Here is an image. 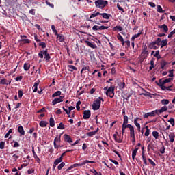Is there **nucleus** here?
<instances>
[{
  "instance_id": "f257e3e1",
  "label": "nucleus",
  "mask_w": 175,
  "mask_h": 175,
  "mask_svg": "<svg viewBox=\"0 0 175 175\" xmlns=\"http://www.w3.org/2000/svg\"><path fill=\"white\" fill-rule=\"evenodd\" d=\"M133 126L132 124H128V116H123V124L122 126V135L124 136V133H125V129L126 128H131Z\"/></svg>"
},
{
  "instance_id": "f03ea898",
  "label": "nucleus",
  "mask_w": 175,
  "mask_h": 175,
  "mask_svg": "<svg viewBox=\"0 0 175 175\" xmlns=\"http://www.w3.org/2000/svg\"><path fill=\"white\" fill-rule=\"evenodd\" d=\"M96 8L103 9L104 8H106L107 5H109V1L106 0H96L94 2Z\"/></svg>"
},
{
  "instance_id": "7ed1b4c3",
  "label": "nucleus",
  "mask_w": 175,
  "mask_h": 175,
  "mask_svg": "<svg viewBox=\"0 0 175 175\" xmlns=\"http://www.w3.org/2000/svg\"><path fill=\"white\" fill-rule=\"evenodd\" d=\"M114 86L109 87L106 92L107 96H109V98H114Z\"/></svg>"
},
{
  "instance_id": "20e7f679",
  "label": "nucleus",
  "mask_w": 175,
  "mask_h": 175,
  "mask_svg": "<svg viewBox=\"0 0 175 175\" xmlns=\"http://www.w3.org/2000/svg\"><path fill=\"white\" fill-rule=\"evenodd\" d=\"M92 110H94V111L99 110V109H100V100L97 99L94 100V102L92 105Z\"/></svg>"
},
{
  "instance_id": "39448f33",
  "label": "nucleus",
  "mask_w": 175,
  "mask_h": 175,
  "mask_svg": "<svg viewBox=\"0 0 175 175\" xmlns=\"http://www.w3.org/2000/svg\"><path fill=\"white\" fill-rule=\"evenodd\" d=\"M61 136H62V133L59 134V135H57L53 141V146L54 147L57 148V143H61Z\"/></svg>"
},
{
  "instance_id": "423d86ee",
  "label": "nucleus",
  "mask_w": 175,
  "mask_h": 175,
  "mask_svg": "<svg viewBox=\"0 0 175 175\" xmlns=\"http://www.w3.org/2000/svg\"><path fill=\"white\" fill-rule=\"evenodd\" d=\"M158 114L157 110L152 111V112L146 113L144 114V118H148V117H155V115Z\"/></svg>"
},
{
  "instance_id": "0eeeda50",
  "label": "nucleus",
  "mask_w": 175,
  "mask_h": 175,
  "mask_svg": "<svg viewBox=\"0 0 175 175\" xmlns=\"http://www.w3.org/2000/svg\"><path fill=\"white\" fill-rule=\"evenodd\" d=\"M64 142L72 144V143H73V139H72V137H70V135L68 134H64Z\"/></svg>"
},
{
  "instance_id": "6e6552de",
  "label": "nucleus",
  "mask_w": 175,
  "mask_h": 175,
  "mask_svg": "<svg viewBox=\"0 0 175 175\" xmlns=\"http://www.w3.org/2000/svg\"><path fill=\"white\" fill-rule=\"evenodd\" d=\"M90 117H91V111L85 110L83 111V120H88Z\"/></svg>"
},
{
  "instance_id": "1a4fd4ad",
  "label": "nucleus",
  "mask_w": 175,
  "mask_h": 175,
  "mask_svg": "<svg viewBox=\"0 0 175 175\" xmlns=\"http://www.w3.org/2000/svg\"><path fill=\"white\" fill-rule=\"evenodd\" d=\"M97 16H100V12H94V14H92L89 18H87V21L94 22V20L92 18H94Z\"/></svg>"
},
{
  "instance_id": "9d476101",
  "label": "nucleus",
  "mask_w": 175,
  "mask_h": 175,
  "mask_svg": "<svg viewBox=\"0 0 175 175\" xmlns=\"http://www.w3.org/2000/svg\"><path fill=\"white\" fill-rule=\"evenodd\" d=\"M158 28H159L160 29H163V32L164 33H167L168 31H169V27H167V25L163 24L162 25H159Z\"/></svg>"
},
{
  "instance_id": "9b49d317",
  "label": "nucleus",
  "mask_w": 175,
  "mask_h": 175,
  "mask_svg": "<svg viewBox=\"0 0 175 175\" xmlns=\"http://www.w3.org/2000/svg\"><path fill=\"white\" fill-rule=\"evenodd\" d=\"M167 111V107L166 105L163 106L160 109H156L157 114H161L165 111Z\"/></svg>"
},
{
  "instance_id": "f8f14e48",
  "label": "nucleus",
  "mask_w": 175,
  "mask_h": 175,
  "mask_svg": "<svg viewBox=\"0 0 175 175\" xmlns=\"http://www.w3.org/2000/svg\"><path fill=\"white\" fill-rule=\"evenodd\" d=\"M85 43L89 46L91 47V49H96L98 47L96 44H95V42H91L90 41H85Z\"/></svg>"
},
{
  "instance_id": "ddd939ff",
  "label": "nucleus",
  "mask_w": 175,
  "mask_h": 175,
  "mask_svg": "<svg viewBox=\"0 0 175 175\" xmlns=\"http://www.w3.org/2000/svg\"><path fill=\"white\" fill-rule=\"evenodd\" d=\"M57 40L60 42V43H64L65 42V37L62 34H59L56 35Z\"/></svg>"
},
{
  "instance_id": "4468645a",
  "label": "nucleus",
  "mask_w": 175,
  "mask_h": 175,
  "mask_svg": "<svg viewBox=\"0 0 175 175\" xmlns=\"http://www.w3.org/2000/svg\"><path fill=\"white\" fill-rule=\"evenodd\" d=\"M44 58L46 60V62H49L50 61L51 57H50V54H49L47 49H46L44 51Z\"/></svg>"
},
{
  "instance_id": "2eb2a0df",
  "label": "nucleus",
  "mask_w": 175,
  "mask_h": 175,
  "mask_svg": "<svg viewBox=\"0 0 175 175\" xmlns=\"http://www.w3.org/2000/svg\"><path fill=\"white\" fill-rule=\"evenodd\" d=\"M18 132L20 133V136H24V135H25V131H24L23 126H19L18 127Z\"/></svg>"
},
{
  "instance_id": "dca6fc26",
  "label": "nucleus",
  "mask_w": 175,
  "mask_h": 175,
  "mask_svg": "<svg viewBox=\"0 0 175 175\" xmlns=\"http://www.w3.org/2000/svg\"><path fill=\"white\" fill-rule=\"evenodd\" d=\"M129 131H130V137L132 139H135V127L131 126L129 128Z\"/></svg>"
},
{
  "instance_id": "f3484780",
  "label": "nucleus",
  "mask_w": 175,
  "mask_h": 175,
  "mask_svg": "<svg viewBox=\"0 0 175 175\" xmlns=\"http://www.w3.org/2000/svg\"><path fill=\"white\" fill-rule=\"evenodd\" d=\"M32 152L36 162L38 163H40V159L39 158V157H38V154H36V152H35V149L33 148H32Z\"/></svg>"
},
{
  "instance_id": "a211bd4d",
  "label": "nucleus",
  "mask_w": 175,
  "mask_h": 175,
  "mask_svg": "<svg viewBox=\"0 0 175 175\" xmlns=\"http://www.w3.org/2000/svg\"><path fill=\"white\" fill-rule=\"evenodd\" d=\"M137 120H142L139 118L134 119V124L137 128L138 132H140V124L137 122Z\"/></svg>"
},
{
  "instance_id": "6ab92c4d",
  "label": "nucleus",
  "mask_w": 175,
  "mask_h": 175,
  "mask_svg": "<svg viewBox=\"0 0 175 175\" xmlns=\"http://www.w3.org/2000/svg\"><path fill=\"white\" fill-rule=\"evenodd\" d=\"M100 16H102L103 18H105V20H109L111 15L107 13H100Z\"/></svg>"
},
{
  "instance_id": "aec40b11",
  "label": "nucleus",
  "mask_w": 175,
  "mask_h": 175,
  "mask_svg": "<svg viewBox=\"0 0 175 175\" xmlns=\"http://www.w3.org/2000/svg\"><path fill=\"white\" fill-rule=\"evenodd\" d=\"M168 136H169L170 143H174V137H175L174 133H170Z\"/></svg>"
},
{
  "instance_id": "412c9836",
  "label": "nucleus",
  "mask_w": 175,
  "mask_h": 175,
  "mask_svg": "<svg viewBox=\"0 0 175 175\" xmlns=\"http://www.w3.org/2000/svg\"><path fill=\"white\" fill-rule=\"evenodd\" d=\"M160 65H161V68L162 70H165V66L166 65H167V62H166L165 60H161L160 62Z\"/></svg>"
},
{
  "instance_id": "4be33fe9",
  "label": "nucleus",
  "mask_w": 175,
  "mask_h": 175,
  "mask_svg": "<svg viewBox=\"0 0 175 175\" xmlns=\"http://www.w3.org/2000/svg\"><path fill=\"white\" fill-rule=\"evenodd\" d=\"M157 44L154 42H152L148 47L150 49V50H157V49H158V47L156 46Z\"/></svg>"
},
{
  "instance_id": "5701e85b",
  "label": "nucleus",
  "mask_w": 175,
  "mask_h": 175,
  "mask_svg": "<svg viewBox=\"0 0 175 175\" xmlns=\"http://www.w3.org/2000/svg\"><path fill=\"white\" fill-rule=\"evenodd\" d=\"M38 85H39V81H37L34 83L33 86V92H38Z\"/></svg>"
},
{
  "instance_id": "b1692460",
  "label": "nucleus",
  "mask_w": 175,
  "mask_h": 175,
  "mask_svg": "<svg viewBox=\"0 0 175 175\" xmlns=\"http://www.w3.org/2000/svg\"><path fill=\"white\" fill-rule=\"evenodd\" d=\"M49 122H47V121L42 120L40 122V126H41V128H46Z\"/></svg>"
},
{
  "instance_id": "393cba45",
  "label": "nucleus",
  "mask_w": 175,
  "mask_h": 175,
  "mask_svg": "<svg viewBox=\"0 0 175 175\" xmlns=\"http://www.w3.org/2000/svg\"><path fill=\"white\" fill-rule=\"evenodd\" d=\"M166 46H167V39L161 40V48L162 49L163 47H166Z\"/></svg>"
},
{
  "instance_id": "a878e982",
  "label": "nucleus",
  "mask_w": 175,
  "mask_h": 175,
  "mask_svg": "<svg viewBox=\"0 0 175 175\" xmlns=\"http://www.w3.org/2000/svg\"><path fill=\"white\" fill-rule=\"evenodd\" d=\"M49 125L51 128L55 126V122L54 121V118L53 117L50 118L49 119Z\"/></svg>"
},
{
  "instance_id": "bb28decb",
  "label": "nucleus",
  "mask_w": 175,
  "mask_h": 175,
  "mask_svg": "<svg viewBox=\"0 0 175 175\" xmlns=\"http://www.w3.org/2000/svg\"><path fill=\"white\" fill-rule=\"evenodd\" d=\"M68 68H69L68 70L69 72H73V70H77V67L73 66V65H68Z\"/></svg>"
},
{
  "instance_id": "cd10ccee",
  "label": "nucleus",
  "mask_w": 175,
  "mask_h": 175,
  "mask_svg": "<svg viewBox=\"0 0 175 175\" xmlns=\"http://www.w3.org/2000/svg\"><path fill=\"white\" fill-rule=\"evenodd\" d=\"M61 100L59 99V98H55L53 101H52V105L53 106H55V105H57V103H61Z\"/></svg>"
},
{
  "instance_id": "c85d7f7f",
  "label": "nucleus",
  "mask_w": 175,
  "mask_h": 175,
  "mask_svg": "<svg viewBox=\"0 0 175 175\" xmlns=\"http://www.w3.org/2000/svg\"><path fill=\"white\" fill-rule=\"evenodd\" d=\"M63 160H64V158H62V157L57 158L55 159V161H54L53 163H55V165H58V164L61 163V162H62Z\"/></svg>"
},
{
  "instance_id": "c756f323",
  "label": "nucleus",
  "mask_w": 175,
  "mask_h": 175,
  "mask_svg": "<svg viewBox=\"0 0 175 175\" xmlns=\"http://www.w3.org/2000/svg\"><path fill=\"white\" fill-rule=\"evenodd\" d=\"M61 94H62V92L59 90L56 91L53 94H52V98H55L57 96H61Z\"/></svg>"
},
{
  "instance_id": "7c9ffc66",
  "label": "nucleus",
  "mask_w": 175,
  "mask_h": 175,
  "mask_svg": "<svg viewBox=\"0 0 175 175\" xmlns=\"http://www.w3.org/2000/svg\"><path fill=\"white\" fill-rule=\"evenodd\" d=\"M142 54H144V55H148V51L147 50V46H144Z\"/></svg>"
},
{
  "instance_id": "2f4dec72",
  "label": "nucleus",
  "mask_w": 175,
  "mask_h": 175,
  "mask_svg": "<svg viewBox=\"0 0 175 175\" xmlns=\"http://www.w3.org/2000/svg\"><path fill=\"white\" fill-rule=\"evenodd\" d=\"M31 66L29 64H28L27 63H25L23 65V68L24 70H25L26 72H28V70L30 69Z\"/></svg>"
},
{
  "instance_id": "473e14b6",
  "label": "nucleus",
  "mask_w": 175,
  "mask_h": 175,
  "mask_svg": "<svg viewBox=\"0 0 175 175\" xmlns=\"http://www.w3.org/2000/svg\"><path fill=\"white\" fill-rule=\"evenodd\" d=\"M0 84L1 85H8V80L6 79H3L0 80Z\"/></svg>"
},
{
  "instance_id": "72a5a7b5",
  "label": "nucleus",
  "mask_w": 175,
  "mask_h": 175,
  "mask_svg": "<svg viewBox=\"0 0 175 175\" xmlns=\"http://www.w3.org/2000/svg\"><path fill=\"white\" fill-rule=\"evenodd\" d=\"M96 134V131H90L86 133L87 136H88L89 137H92V136H95Z\"/></svg>"
},
{
  "instance_id": "f704fd0d",
  "label": "nucleus",
  "mask_w": 175,
  "mask_h": 175,
  "mask_svg": "<svg viewBox=\"0 0 175 175\" xmlns=\"http://www.w3.org/2000/svg\"><path fill=\"white\" fill-rule=\"evenodd\" d=\"M156 84L159 85V87H162L163 85H165V83H163V80L159 79V82L156 81Z\"/></svg>"
},
{
  "instance_id": "c9c22d12",
  "label": "nucleus",
  "mask_w": 175,
  "mask_h": 175,
  "mask_svg": "<svg viewBox=\"0 0 175 175\" xmlns=\"http://www.w3.org/2000/svg\"><path fill=\"white\" fill-rule=\"evenodd\" d=\"M137 149H134L133 152H132V159L133 161H135V158H136V154H137Z\"/></svg>"
},
{
  "instance_id": "e433bc0d",
  "label": "nucleus",
  "mask_w": 175,
  "mask_h": 175,
  "mask_svg": "<svg viewBox=\"0 0 175 175\" xmlns=\"http://www.w3.org/2000/svg\"><path fill=\"white\" fill-rule=\"evenodd\" d=\"M152 135L155 139H158V137H159V133H158L157 131H153L152 133Z\"/></svg>"
},
{
  "instance_id": "4c0bfd02",
  "label": "nucleus",
  "mask_w": 175,
  "mask_h": 175,
  "mask_svg": "<svg viewBox=\"0 0 175 175\" xmlns=\"http://www.w3.org/2000/svg\"><path fill=\"white\" fill-rule=\"evenodd\" d=\"M154 42V44L157 46H159L161 44V42H162V39L161 38H158L156 41H153Z\"/></svg>"
},
{
  "instance_id": "58836bf2",
  "label": "nucleus",
  "mask_w": 175,
  "mask_h": 175,
  "mask_svg": "<svg viewBox=\"0 0 175 175\" xmlns=\"http://www.w3.org/2000/svg\"><path fill=\"white\" fill-rule=\"evenodd\" d=\"M157 59H161V55H159V50L156 51L155 54L154 55Z\"/></svg>"
},
{
  "instance_id": "ea45409f",
  "label": "nucleus",
  "mask_w": 175,
  "mask_h": 175,
  "mask_svg": "<svg viewBox=\"0 0 175 175\" xmlns=\"http://www.w3.org/2000/svg\"><path fill=\"white\" fill-rule=\"evenodd\" d=\"M157 12H159V13H165V10H163L162 7L159 5H157Z\"/></svg>"
},
{
  "instance_id": "a19ab883",
  "label": "nucleus",
  "mask_w": 175,
  "mask_h": 175,
  "mask_svg": "<svg viewBox=\"0 0 175 175\" xmlns=\"http://www.w3.org/2000/svg\"><path fill=\"white\" fill-rule=\"evenodd\" d=\"M21 42H22V43H23V44H29V43H31V41H29V39H24V38H22L21 40Z\"/></svg>"
},
{
  "instance_id": "79ce46f5",
  "label": "nucleus",
  "mask_w": 175,
  "mask_h": 175,
  "mask_svg": "<svg viewBox=\"0 0 175 175\" xmlns=\"http://www.w3.org/2000/svg\"><path fill=\"white\" fill-rule=\"evenodd\" d=\"M100 26L94 25L92 27V30L96 32V31H100Z\"/></svg>"
},
{
  "instance_id": "37998d69",
  "label": "nucleus",
  "mask_w": 175,
  "mask_h": 175,
  "mask_svg": "<svg viewBox=\"0 0 175 175\" xmlns=\"http://www.w3.org/2000/svg\"><path fill=\"white\" fill-rule=\"evenodd\" d=\"M117 29L118 30V31H122L124 29L122 28V27H121V26H116V27H114L113 28V31H117Z\"/></svg>"
},
{
  "instance_id": "c03bdc74",
  "label": "nucleus",
  "mask_w": 175,
  "mask_h": 175,
  "mask_svg": "<svg viewBox=\"0 0 175 175\" xmlns=\"http://www.w3.org/2000/svg\"><path fill=\"white\" fill-rule=\"evenodd\" d=\"M14 143V145H12V146L14 148H17V147H20V144L18 142H17V141H14L13 140L12 144Z\"/></svg>"
},
{
  "instance_id": "a18cd8bd",
  "label": "nucleus",
  "mask_w": 175,
  "mask_h": 175,
  "mask_svg": "<svg viewBox=\"0 0 175 175\" xmlns=\"http://www.w3.org/2000/svg\"><path fill=\"white\" fill-rule=\"evenodd\" d=\"M57 129H65V125L64 124L63 122H61L59 124L58 126H57Z\"/></svg>"
},
{
  "instance_id": "49530a36",
  "label": "nucleus",
  "mask_w": 175,
  "mask_h": 175,
  "mask_svg": "<svg viewBox=\"0 0 175 175\" xmlns=\"http://www.w3.org/2000/svg\"><path fill=\"white\" fill-rule=\"evenodd\" d=\"M87 163H95V161H90V160H85L83 163L82 165L84 166V165Z\"/></svg>"
},
{
  "instance_id": "de8ad7c7",
  "label": "nucleus",
  "mask_w": 175,
  "mask_h": 175,
  "mask_svg": "<svg viewBox=\"0 0 175 175\" xmlns=\"http://www.w3.org/2000/svg\"><path fill=\"white\" fill-rule=\"evenodd\" d=\"M51 29L55 35H58V31H57V29H55V26L54 25L51 26Z\"/></svg>"
},
{
  "instance_id": "09e8293b",
  "label": "nucleus",
  "mask_w": 175,
  "mask_h": 175,
  "mask_svg": "<svg viewBox=\"0 0 175 175\" xmlns=\"http://www.w3.org/2000/svg\"><path fill=\"white\" fill-rule=\"evenodd\" d=\"M85 70H90V66H83L81 71V75Z\"/></svg>"
},
{
  "instance_id": "8fccbe9b",
  "label": "nucleus",
  "mask_w": 175,
  "mask_h": 175,
  "mask_svg": "<svg viewBox=\"0 0 175 175\" xmlns=\"http://www.w3.org/2000/svg\"><path fill=\"white\" fill-rule=\"evenodd\" d=\"M80 105H81V101L79 100L76 104V109L78 111L80 110Z\"/></svg>"
},
{
  "instance_id": "3c124183",
  "label": "nucleus",
  "mask_w": 175,
  "mask_h": 175,
  "mask_svg": "<svg viewBox=\"0 0 175 175\" xmlns=\"http://www.w3.org/2000/svg\"><path fill=\"white\" fill-rule=\"evenodd\" d=\"M172 80H173V78H167L166 79L163 80L164 84H166L167 83H170V81H172Z\"/></svg>"
},
{
  "instance_id": "603ef678",
  "label": "nucleus",
  "mask_w": 175,
  "mask_h": 175,
  "mask_svg": "<svg viewBox=\"0 0 175 175\" xmlns=\"http://www.w3.org/2000/svg\"><path fill=\"white\" fill-rule=\"evenodd\" d=\"M117 8H118V10H120V12H122V13H125V10H124V8H122V7L120 6V3L117 4Z\"/></svg>"
},
{
  "instance_id": "864d4df0",
  "label": "nucleus",
  "mask_w": 175,
  "mask_h": 175,
  "mask_svg": "<svg viewBox=\"0 0 175 175\" xmlns=\"http://www.w3.org/2000/svg\"><path fill=\"white\" fill-rule=\"evenodd\" d=\"M146 131L145 132L144 135L148 136L150 135V129H148V126H146Z\"/></svg>"
},
{
  "instance_id": "5fc2aeb1",
  "label": "nucleus",
  "mask_w": 175,
  "mask_h": 175,
  "mask_svg": "<svg viewBox=\"0 0 175 175\" xmlns=\"http://www.w3.org/2000/svg\"><path fill=\"white\" fill-rule=\"evenodd\" d=\"M64 166H65V163L62 162L57 167L58 170H61Z\"/></svg>"
},
{
  "instance_id": "6e6d98bb",
  "label": "nucleus",
  "mask_w": 175,
  "mask_h": 175,
  "mask_svg": "<svg viewBox=\"0 0 175 175\" xmlns=\"http://www.w3.org/2000/svg\"><path fill=\"white\" fill-rule=\"evenodd\" d=\"M119 88L120 90H124V88H125V82L120 83L119 84Z\"/></svg>"
},
{
  "instance_id": "4d7b16f0",
  "label": "nucleus",
  "mask_w": 175,
  "mask_h": 175,
  "mask_svg": "<svg viewBox=\"0 0 175 175\" xmlns=\"http://www.w3.org/2000/svg\"><path fill=\"white\" fill-rule=\"evenodd\" d=\"M5 148V142L1 141L0 142V150H3Z\"/></svg>"
},
{
  "instance_id": "13d9d810",
  "label": "nucleus",
  "mask_w": 175,
  "mask_h": 175,
  "mask_svg": "<svg viewBox=\"0 0 175 175\" xmlns=\"http://www.w3.org/2000/svg\"><path fill=\"white\" fill-rule=\"evenodd\" d=\"M168 122H170L172 126H174V118H171L168 120Z\"/></svg>"
},
{
  "instance_id": "bf43d9fd",
  "label": "nucleus",
  "mask_w": 175,
  "mask_h": 175,
  "mask_svg": "<svg viewBox=\"0 0 175 175\" xmlns=\"http://www.w3.org/2000/svg\"><path fill=\"white\" fill-rule=\"evenodd\" d=\"M23 90H18V98L20 99H21V98H23Z\"/></svg>"
},
{
  "instance_id": "052dcab7",
  "label": "nucleus",
  "mask_w": 175,
  "mask_h": 175,
  "mask_svg": "<svg viewBox=\"0 0 175 175\" xmlns=\"http://www.w3.org/2000/svg\"><path fill=\"white\" fill-rule=\"evenodd\" d=\"M148 161L150 163V165H152V166H157V164L155 163V162H154V161H152V159H148Z\"/></svg>"
},
{
  "instance_id": "680f3d73",
  "label": "nucleus",
  "mask_w": 175,
  "mask_h": 175,
  "mask_svg": "<svg viewBox=\"0 0 175 175\" xmlns=\"http://www.w3.org/2000/svg\"><path fill=\"white\" fill-rule=\"evenodd\" d=\"M161 103L163 105H169V100H167V99H163L161 100Z\"/></svg>"
},
{
  "instance_id": "e2e57ef3",
  "label": "nucleus",
  "mask_w": 175,
  "mask_h": 175,
  "mask_svg": "<svg viewBox=\"0 0 175 175\" xmlns=\"http://www.w3.org/2000/svg\"><path fill=\"white\" fill-rule=\"evenodd\" d=\"M117 38L120 40V42H123L124 38H122V36H121V34L118 33L117 35Z\"/></svg>"
},
{
  "instance_id": "0e129e2a",
  "label": "nucleus",
  "mask_w": 175,
  "mask_h": 175,
  "mask_svg": "<svg viewBox=\"0 0 175 175\" xmlns=\"http://www.w3.org/2000/svg\"><path fill=\"white\" fill-rule=\"evenodd\" d=\"M12 129H9L8 132L4 136L5 139H8V137L12 133Z\"/></svg>"
},
{
  "instance_id": "69168bd1",
  "label": "nucleus",
  "mask_w": 175,
  "mask_h": 175,
  "mask_svg": "<svg viewBox=\"0 0 175 175\" xmlns=\"http://www.w3.org/2000/svg\"><path fill=\"white\" fill-rule=\"evenodd\" d=\"M109 27L107 26H103L101 25L100 26V31H105V29H108Z\"/></svg>"
},
{
  "instance_id": "338daca9",
  "label": "nucleus",
  "mask_w": 175,
  "mask_h": 175,
  "mask_svg": "<svg viewBox=\"0 0 175 175\" xmlns=\"http://www.w3.org/2000/svg\"><path fill=\"white\" fill-rule=\"evenodd\" d=\"M38 46H40L42 49H46V43L44 42H40L38 44Z\"/></svg>"
},
{
  "instance_id": "774afa93",
  "label": "nucleus",
  "mask_w": 175,
  "mask_h": 175,
  "mask_svg": "<svg viewBox=\"0 0 175 175\" xmlns=\"http://www.w3.org/2000/svg\"><path fill=\"white\" fill-rule=\"evenodd\" d=\"M43 55H44V51H41L38 53V57H40V58H43Z\"/></svg>"
}]
</instances>
